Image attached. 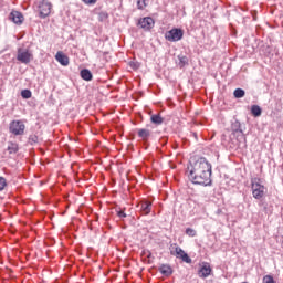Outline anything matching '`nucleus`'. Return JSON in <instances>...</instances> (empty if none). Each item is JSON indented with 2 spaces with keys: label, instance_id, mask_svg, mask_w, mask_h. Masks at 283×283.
I'll return each instance as SVG.
<instances>
[{
  "label": "nucleus",
  "instance_id": "1",
  "mask_svg": "<svg viewBox=\"0 0 283 283\" xmlns=\"http://www.w3.org/2000/svg\"><path fill=\"white\" fill-rule=\"evenodd\" d=\"M187 171L188 178L193 185H202L203 187L211 185V164L207 161V158L191 159Z\"/></svg>",
  "mask_w": 283,
  "mask_h": 283
},
{
  "label": "nucleus",
  "instance_id": "2",
  "mask_svg": "<svg viewBox=\"0 0 283 283\" xmlns=\"http://www.w3.org/2000/svg\"><path fill=\"white\" fill-rule=\"evenodd\" d=\"M251 189L255 200H262V197L266 193V187L262 185V180L258 177L251 179Z\"/></svg>",
  "mask_w": 283,
  "mask_h": 283
},
{
  "label": "nucleus",
  "instance_id": "3",
  "mask_svg": "<svg viewBox=\"0 0 283 283\" xmlns=\"http://www.w3.org/2000/svg\"><path fill=\"white\" fill-rule=\"evenodd\" d=\"M182 36H185V31L178 28H174L165 33L166 41H169L170 43L182 41Z\"/></svg>",
  "mask_w": 283,
  "mask_h": 283
},
{
  "label": "nucleus",
  "instance_id": "4",
  "mask_svg": "<svg viewBox=\"0 0 283 283\" xmlns=\"http://www.w3.org/2000/svg\"><path fill=\"white\" fill-rule=\"evenodd\" d=\"M9 132L13 136H23L25 134V124L21 120H12L9 125Z\"/></svg>",
  "mask_w": 283,
  "mask_h": 283
},
{
  "label": "nucleus",
  "instance_id": "5",
  "mask_svg": "<svg viewBox=\"0 0 283 283\" xmlns=\"http://www.w3.org/2000/svg\"><path fill=\"white\" fill-rule=\"evenodd\" d=\"M170 254L180 260L181 262H186V264H191V258L182 248L175 244V248L170 251Z\"/></svg>",
  "mask_w": 283,
  "mask_h": 283
},
{
  "label": "nucleus",
  "instance_id": "6",
  "mask_svg": "<svg viewBox=\"0 0 283 283\" xmlns=\"http://www.w3.org/2000/svg\"><path fill=\"white\" fill-rule=\"evenodd\" d=\"M39 12L41 19H45V17H50V12H52V3L42 0L39 4Z\"/></svg>",
  "mask_w": 283,
  "mask_h": 283
},
{
  "label": "nucleus",
  "instance_id": "7",
  "mask_svg": "<svg viewBox=\"0 0 283 283\" xmlns=\"http://www.w3.org/2000/svg\"><path fill=\"white\" fill-rule=\"evenodd\" d=\"M17 60L20 63H24L25 65H28V63L32 61V54L28 50L18 49Z\"/></svg>",
  "mask_w": 283,
  "mask_h": 283
},
{
  "label": "nucleus",
  "instance_id": "8",
  "mask_svg": "<svg viewBox=\"0 0 283 283\" xmlns=\"http://www.w3.org/2000/svg\"><path fill=\"white\" fill-rule=\"evenodd\" d=\"M212 271L213 270L211 269V264H209L208 262H203L201 268L198 271V275L199 277L205 280L209 277V275H211Z\"/></svg>",
  "mask_w": 283,
  "mask_h": 283
},
{
  "label": "nucleus",
  "instance_id": "9",
  "mask_svg": "<svg viewBox=\"0 0 283 283\" xmlns=\"http://www.w3.org/2000/svg\"><path fill=\"white\" fill-rule=\"evenodd\" d=\"M138 25L143 29V30H151V28H154V25H156V22L153 20L151 17H146L139 20Z\"/></svg>",
  "mask_w": 283,
  "mask_h": 283
},
{
  "label": "nucleus",
  "instance_id": "10",
  "mask_svg": "<svg viewBox=\"0 0 283 283\" xmlns=\"http://www.w3.org/2000/svg\"><path fill=\"white\" fill-rule=\"evenodd\" d=\"M55 61H57V63H61L64 67H67V65H70V57L65 55V53H63L62 51H59L55 54Z\"/></svg>",
  "mask_w": 283,
  "mask_h": 283
},
{
  "label": "nucleus",
  "instance_id": "11",
  "mask_svg": "<svg viewBox=\"0 0 283 283\" xmlns=\"http://www.w3.org/2000/svg\"><path fill=\"white\" fill-rule=\"evenodd\" d=\"M9 19L17 25H21V23H23V14H21L19 11H12L9 15Z\"/></svg>",
  "mask_w": 283,
  "mask_h": 283
},
{
  "label": "nucleus",
  "instance_id": "12",
  "mask_svg": "<svg viewBox=\"0 0 283 283\" xmlns=\"http://www.w3.org/2000/svg\"><path fill=\"white\" fill-rule=\"evenodd\" d=\"M140 211L143 213V216H149V213H151V201L142 202Z\"/></svg>",
  "mask_w": 283,
  "mask_h": 283
},
{
  "label": "nucleus",
  "instance_id": "13",
  "mask_svg": "<svg viewBox=\"0 0 283 283\" xmlns=\"http://www.w3.org/2000/svg\"><path fill=\"white\" fill-rule=\"evenodd\" d=\"M159 273H161V275H166L167 277H169V275H171V273H174V270L171 269V265L169 264H161L158 269Z\"/></svg>",
  "mask_w": 283,
  "mask_h": 283
},
{
  "label": "nucleus",
  "instance_id": "14",
  "mask_svg": "<svg viewBox=\"0 0 283 283\" xmlns=\"http://www.w3.org/2000/svg\"><path fill=\"white\" fill-rule=\"evenodd\" d=\"M137 134L145 143H147L149 140V136H151V132L147 128H140Z\"/></svg>",
  "mask_w": 283,
  "mask_h": 283
},
{
  "label": "nucleus",
  "instance_id": "15",
  "mask_svg": "<svg viewBox=\"0 0 283 283\" xmlns=\"http://www.w3.org/2000/svg\"><path fill=\"white\" fill-rule=\"evenodd\" d=\"M80 75H81V78H83V81H92L93 78L92 72L87 69H83Z\"/></svg>",
  "mask_w": 283,
  "mask_h": 283
},
{
  "label": "nucleus",
  "instance_id": "16",
  "mask_svg": "<svg viewBox=\"0 0 283 283\" xmlns=\"http://www.w3.org/2000/svg\"><path fill=\"white\" fill-rule=\"evenodd\" d=\"M150 122L154 125H163L164 119H163V116H160V114H155L150 116Z\"/></svg>",
  "mask_w": 283,
  "mask_h": 283
},
{
  "label": "nucleus",
  "instance_id": "17",
  "mask_svg": "<svg viewBox=\"0 0 283 283\" xmlns=\"http://www.w3.org/2000/svg\"><path fill=\"white\" fill-rule=\"evenodd\" d=\"M251 114H252V116L258 118L259 116H262V108L259 105H252L251 106Z\"/></svg>",
  "mask_w": 283,
  "mask_h": 283
},
{
  "label": "nucleus",
  "instance_id": "18",
  "mask_svg": "<svg viewBox=\"0 0 283 283\" xmlns=\"http://www.w3.org/2000/svg\"><path fill=\"white\" fill-rule=\"evenodd\" d=\"M9 154H17L19 151V145L15 143H10L8 146Z\"/></svg>",
  "mask_w": 283,
  "mask_h": 283
},
{
  "label": "nucleus",
  "instance_id": "19",
  "mask_svg": "<svg viewBox=\"0 0 283 283\" xmlns=\"http://www.w3.org/2000/svg\"><path fill=\"white\" fill-rule=\"evenodd\" d=\"M244 90L242 88H235L233 92L234 98H244Z\"/></svg>",
  "mask_w": 283,
  "mask_h": 283
},
{
  "label": "nucleus",
  "instance_id": "20",
  "mask_svg": "<svg viewBox=\"0 0 283 283\" xmlns=\"http://www.w3.org/2000/svg\"><path fill=\"white\" fill-rule=\"evenodd\" d=\"M149 0H137V8L138 10H145L147 8V2Z\"/></svg>",
  "mask_w": 283,
  "mask_h": 283
},
{
  "label": "nucleus",
  "instance_id": "21",
  "mask_svg": "<svg viewBox=\"0 0 283 283\" xmlns=\"http://www.w3.org/2000/svg\"><path fill=\"white\" fill-rule=\"evenodd\" d=\"M186 235H189V238H196L197 232H196V230L192 229V228H187V229H186Z\"/></svg>",
  "mask_w": 283,
  "mask_h": 283
},
{
  "label": "nucleus",
  "instance_id": "22",
  "mask_svg": "<svg viewBox=\"0 0 283 283\" xmlns=\"http://www.w3.org/2000/svg\"><path fill=\"white\" fill-rule=\"evenodd\" d=\"M21 96L22 98H32V92L30 90H23Z\"/></svg>",
  "mask_w": 283,
  "mask_h": 283
},
{
  "label": "nucleus",
  "instance_id": "23",
  "mask_svg": "<svg viewBox=\"0 0 283 283\" xmlns=\"http://www.w3.org/2000/svg\"><path fill=\"white\" fill-rule=\"evenodd\" d=\"M8 187V182L6 181V178L0 177V191H3Z\"/></svg>",
  "mask_w": 283,
  "mask_h": 283
},
{
  "label": "nucleus",
  "instance_id": "24",
  "mask_svg": "<svg viewBox=\"0 0 283 283\" xmlns=\"http://www.w3.org/2000/svg\"><path fill=\"white\" fill-rule=\"evenodd\" d=\"M263 283H275V280L271 275L263 276Z\"/></svg>",
  "mask_w": 283,
  "mask_h": 283
},
{
  "label": "nucleus",
  "instance_id": "25",
  "mask_svg": "<svg viewBox=\"0 0 283 283\" xmlns=\"http://www.w3.org/2000/svg\"><path fill=\"white\" fill-rule=\"evenodd\" d=\"M83 1V3H85L86 6H94V4H96V1H98V0H82Z\"/></svg>",
  "mask_w": 283,
  "mask_h": 283
},
{
  "label": "nucleus",
  "instance_id": "26",
  "mask_svg": "<svg viewBox=\"0 0 283 283\" xmlns=\"http://www.w3.org/2000/svg\"><path fill=\"white\" fill-rule=\"evenodd\" d=\"M29 140H31L32 143H39V137H36V135H31L29 137Z\"/></svg>",
  "mask_w": 283,
  "mask_h": 283
},
{
  "label": "nucleus",
  "instance_id": "27",
  "mask_svg": "<svg viewBox=\"0 0 283 283\" xmlns=\"http://www.w3.org/2000/svg\"><path fill=\"white\" fill-rule=\"evenodd\" d=\"M117 214H118V218H127V214L125 213V211H118Z\"/></svg>",
  "mask_w": 283,
  "mask_h": 283
},
{
  "label": "nucleus",
  "instance_id": "28",
  "mask_svg": "<svg viewBox=\"0 0 283 283\" xmlns=\"http://www.w3.org/2000/svg\"><path fill=\"white\" fill-rule=\"evenodd\" d=\"M147 258H151V252L147 251Z\"/></svg>",
  "mask_w": 283,
  "mask_h": 283
}]
</instances>
